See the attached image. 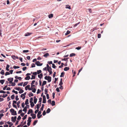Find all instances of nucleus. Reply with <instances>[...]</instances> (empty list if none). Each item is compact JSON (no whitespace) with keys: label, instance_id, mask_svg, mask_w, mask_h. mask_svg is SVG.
Returning a JSON list of instances; mask_svg holds the SVG:
<instances>
[{"label":"nucleus","instance_id":"e2e57ef3","mask_svg":"<svg viewBox=\"0 0 127 127\" xmlns=\"http://www.w3.org/2000/svg\"><path fill=\"white\" fill-rule=\"evenodd\" d=\"M23 51L24 53H27L29 52V51L28 50H24Z\"/></svg>","mask_w":127,"mask_h":127},{"label":"nucleus","instance_id":"58836bf2","mask_svg":"<svg viewBox=\"0 0 127 127\" xmlns=\"http://www.w3.org/2000/svg\"><path fill=\"white\" fill-rule=\"evenodd\" d=\"M64 65V64L63 63H61V65L60 66H59V68H62L63 66V65Z\"/></svg>","mask_w":127,"mask_h":127},{"label":"nucleus","instance_id":"13d9d810","mask_svg":"<svg viewBox=\"0 0 127 127\" xmlns=\"http://www.w3.org/2000/svg\"><path fill=\"white\" fill-rule=\"evenodd\" d=\"M83 68V67H82L81 68L79 69V71H78V73L77 74V75H78L79 74V73L80 72V71H81V70H82V69Z\"/></svg>","mask_w":127,"mask_h":127},{"label":"nucleus","instance_id":"a19ab883","mask_svg":"<svg viewBox=\"0 0 127 127\" xmlns=\"http://www.w3.org/2000/svg\"><path fill=\"white\" fill-rule=\"evenodd\" d=\"M41 72V70H39L37 71V73L38 74H39Z\"/></svg>","mask_w":127,"mask_h":127},{"label":"nucleus","instance_id":"c9c22d12","mask_svg":"<svg viewBox=\"0 0 127 127\" xmlns=\"http://www.w3.org/2000/svg\"><path fill=\"white\" fill-rule=\"evenodd\" d=\"M33 98L32 97H31L30 98V103H32V102H33Z\"/></svg>","mask_w":127,"mask_h":127},{"label":"nucleus","instance_id":"423d86ee","mask_svg":"<svg viewBox=\"0 0 127 127\" xmlns=\"http://www.w3.org/2000/svg\"><path fill=\"white\" fill-rule=\"evenodd\" d=\"M35 63L37 66H41L43 64L42 63H40V62L38 61L36 62Z\"/></svg>","mask_w":127,"mask_h":127},{"label":"nucleus","instance_id":"7ed1b4c3","mask_svg":"<svg viewBox=\"0 0 127 127\" xmlns=\"http://www.w3.org/2000/svg\"><path fill=\"white\" fill-rule=\"evenodd\" d=\"M41 113V111H39L38 113L37 114V117L38 119L40 118L42 116V115H40Z\"/></svg>","mask_w":127,"mask_h":127},{"label":"nucleus","instance_id":"f3484780","mask_svg":"<svg viewBox=\"0 0 127 127\" xmlns=\"http://www.w3.org/2000/svg\"><path fill=\"white\" fill-rule=\"evenodd\" d=\"M65 8H68L69 9H71L70 6H69L68 4L66 5Z\"/></svg>","mask_w":127,"mask_h":127},{"label":"nucleus","instance_id":"09e8293b","mask_svg":"<svg viewBox=\"0 0 127 127\" xmlns=\"http://www.w3.org/2000/svg\"><path fill=\"white\" fill-rule=\"evenodd\" d=\"M14 89L16 90H17L18 91H19L20 90V88H17V87H16L14 88Z\"/></svg>","mask_w":127,"mask_h":127},{"label":"nucleus","instance_id":"e433bc0d","mask_svg":"<svg viewBox=\"0 0 127 127\" xmlns=\"http://www.w3.org/2000/svg\"><path fill=\"white\" fill-rule=\"evenodd\" d=\"M31 103V106L32 107H33L34 105L33 103V102L30 103Z\"/></svg>","mask_w":127,"mask_h":127},{"label":"nucleus","instance_id":"bb28decb","mask_svg":"<svg viewBox=\"0 0 127 127\" xmlns=\"http://www.w3.org/2000/svg\"><path fill=\"white\" fill-rule=\"evenodd\" d=\"M44 104H42V106L41 107V108L40 109V110L41 111H42L43 110V109L44 107Z\"/></svg>","mask_w":127,"mask_h":127},{"label":"nucleus","instance_id":"412c9836","mask_svg":"<svg viewBox=\"0 0 127 127\" xmlns=\"http://www.w3.org/2000/svg\"><path fill=\"white\" fill-rule=\"evenodd\" d=\"M27 107L26 106L24 108L23 110V111H25V113L26 112V111H27Z\"/></svg>","mask_w":127,"mask_h":127},{"label":"nucleus","instance_id":"393cba45","mask_svg":"<svg viewBox=\"0 0 127 127\" xmlns=\"http://www.w3.org/2000/svg\"><path fill=\"white\" fill-rule=\"evenodd\" d=\"M28 83V82H24L23 85V87H25V86L26 85H27Z\"/></svg>","mask_w":127,"mask_h":127},{"label":"nucleus","instance_id":"39448f33","mask_svg":"<svg viewBox=\"0 0 127 127\" xmlns=\"http://www.w3.org/2000/svg\"><path fill=\"white\" fill-rule=\"evenodd\" d=\"M46 98L45 95H44L43 96V101L42 103H46Z\"/></svg>","mask_w":127,"mask_h":127},{"label":"nucleus","instance_id":"ea45409f","mask_svg":"<svg viewBox=\"0 0 127 127\" xmlns=\"http://www.w3.org/2000/svg\"><path fill=\"white\" fill-rule=\"evenodd\" d=\"M20 68L19 67V66H16L15 65H14L13 66V68H14V69H16V68Z\"/></svg>","mask_w":127,"mask_h":127},{"label":"nucleus","instance_id":"5701e85b","mask_svg":"<svg viewBox=\"0 0 127 127\" xmlns=\"http://www.w3.org/2000/svg\"><path fill=\"white\" fill-rule=\"evenodd\" d=\"M29 104V100L28 99H27L25 101V104L26 105H27Z\"/></svg>","mask_w":127,"mask_h":127},{"label":"nucleus","instance_id":"473e14b6","mask_svg":"<svg viewBox=\"0 0 127 127\" xmlns=\"http://www.w3.org/2000/svg\"><path fill=\"white\" fill-rule=\"evenodd\" d=\"M70 32L68 30L67 31L66 33L65 34V35H67L69 34Z\"/></svg>","mask_w":127,"mask_h":127},{"label":"nucleus","instance_id":"f704fd0d","mask_svg":"<svg viewBox=\"0 0 127 127\" xmlns=\"http://www.w3.org/2000/svg\"><path fill=\"white\" fill-rule=\"evenodd\" d=\"M11 120L12 122H15L16 121V120L14 121V117H12L11 118Z\"/></svg>","mask_w":127,"mask_h":127},{"label":"nucleus","instance_id":"4468645a","mask_svg":"<svg viewBox=\"0 0 127 127\" xmlns=\"http://www.w3.org/2000/svg\"><path fill=\"white\" fill-rule=\"evenodd\" d=\"M53 15L52 14H50L49 16L48 17L49 18H51L53 17Z\"/></svg>","mask_w":127,"mask_h":127},{"label":"nucleus","instance_id":"c85d7f7f","mask_svg":"<svg viewBox=\"0 0 127 127\" xmlns=\"http://www.w3.org/2000/svg\"><path fill=\"white\" fill-rule=\"evenodd\" d=\"M4 80H0V83L2 84H3L4 82Z\"/></svg>","mask_w":127,"mask_h":127},{"label":"nucleus","instance_id":"ddd939ff","mask_svg":"<svg viewBox=\"0 0 127 127\" xmlns=\"http://www.w3.org/2000/svg\"><path fill=\"white\" fill-rule=\"evenodd\" d=\"M65 73L64 72H63L61 73V75H60V77H63L64 76Z\"/></svg>","mask_w":127,"mask_h":127},{"label":"nucleus","instance_id":"0e129e2a","mask_svg":"<svg viewBox=\"0 0 127 127\" xmlns=\"http://www.w3.org/2000/svg\"><path fill=\"white\" fill-rule=\"evenodd\" d=\"M4 115L2 113H1L0 115V120L1 119V117Z\"/></svg>","mask_w":127,"mask_h":127},{"label":"nucleus","instance_id":"0eeeda50","mask_svg":"<svg viewBox=\"0 0 127 127\" xmlns=\"http://www.w3.org/2000/svg\"><path fill=\"white\" fill-rule=\"evenodd\" d=\"M31 115L32 116V118L33 119H35L36 117V115L35 114H31Z\"/></svg>","mask_w":127,"mask_h":127},{"label":"nucleus","instance_id":"680f3d73","mask_svg":"<svg viewBox=\"0 0 127 127\" xmlns=\"http://www.w3.org/2000/svg\"><path fill=\"white\" fill-rule=\"evenodd\" d=\"M101 35L100 33H98L97 35V37L98 38H99L101 37Z\"/></svg>","mask_w":127,"mask_h":127},{"label":"nucleus","instance_id":"f8f14e48","mask_svg":"<svg viewBox=\"0 0 127 127\" xmlns=\"http://www.w3.org/2000/svg\"><path fill=\"white\" fill-rule=\"evenodd\" d=\"M49 56V54L48 53H47L43 55V56L44 57H45L47 58V56Z\"/></svg>","mask_w":127,"mask_h":127},{"label":"nucleus","instance_id":"052dcab7","mask_svg":"<svg viewBox=\"0 0 127 127\" xmlns=\"http://www.w3.org/2000/svg\"><path fill=\"white\" fill-rule=\"evenodd\" d=\"M18 95H16L15 99L17 101L19 99V98H18Z\"/></svg>","mask_w":127,"mask_h":127},{"label":"nucleus","instance_id":"2f4dec72","mask_svg":"<svg viewBox=\"0 0 127 127\" xmlns=\"http://www.w3.org/2000/svg\"><path fill=\"white\" fill-rule=\"evenodd\" d=\"M24 92V91L23 90H22V89H21V90H20V91L19 92V94H21L23 92Z\"/></svg>","mask_w":127,"mask_h":127},{"label":"nucleus","instance_id":"a878e982","mask_svg":"<svg viewBox=\"0 0 127 127\" xmlns=\"http://www.w3.org/2000/svg\"><path fill=\"white\" fill-rule=\"evenodd\" d=\"M43 76L42 73H41L39 75H38V77L39 78H41Z\"/></svg>","mask_w":127,"mask_h":127},{"label":"nucleus","instance_id":"338daca9","mask_svg":"<svg viewBox=\"0 0 127 127\" xmlns=\"http://www.w3.org/2000/svg\"><path fill=\"white\" fill-rule=\"evenodd\" d=\"M32 65V66L31 67H35V64H34V63H32V65Z\"/></svg>","mask_w":127,"mask_h":127},{"label":"nucleus","instance_id":"de8ad7c7","mask_svg":"<svg viewBox=\"0 0 127 127\" xmlns=\"http://www.w3.org/2000/svg\"><path fill=\"white\" fill-rule=\"evenodd\" d=\"M0 93L5 94L6 93V92L3 90H1L0 91Z\"/></svg>","mask_w":127,"mask_h":127},{"label":"nucleus","instance_id":"69168bd1","mask_svg":"<svg viewBox=\"0 0 127 127\" xmlns=\"http://www.w3.org/2000/svg\"><path fill=\"white\" fill-rule=\"evenodd\" d=\"M27 69V67H23V68H22V69H23V70L24 71H25L26 69Z\"/></svg>","mask_w":127,"mask_h":127},{"label":"nucleus","instance_id":"c756f323","mask_svg":"<svg viewBox=\"0 0 127 127\" xmlns=\"http://www.w3.org/2000/svg\"><path fill=\"white\" fill-rule=\"evenodd\" d=\"M50 111L51 110L50 108H48L46 111V113H48L50 112Z\"/></svg>","mask_w":127,"mask_h":127},{"label":"nucleus","instance_id":"f257e3e1","mask_svg":"<svg viewBox=\"0 0 127 127\" xmlns=\"http://www.w3.org/2000/svg\"><path fill=\"white\" fill-rule=\"evenodd\" d=\"M30 85H28L26 86L25 87V89L26 90H27V87H28V89L29 90H32L33 88H34V87H35V85H33V84H32V85H31V88H30Z\"/></svg>","mask_w":127,"mask_h":127},{"label":"nucleus","instance_id":"72a5a7b5","mask_svg":"<svg viewBox=\"0 0 127 127\" xmlns=\"http://www.w3.org/2000/svg\"><path fill=\"white\" fill-rule=\"evenodd\" d=\"M51 105L52 106H54L55 105V101L53 100L52 101Z\"/></svg>","mask_w":127,"mask_h":127},{"label":"nucleus","instance_id":"603ef678","mask_svg":"<svg viewBox=\"0 0 127 127\" xmlns=\"http://www.w3.org/2000/svg\"><path fill=\"white\" fill-rule=\"evenodd\" d=\"M32 77L31 78V79H35V76H33V75H32Z\"/></svg>","mask_w":127,"mask_h":127},{"label":"nucleus","instance_id":"49530a36","mask_svg":"<svg viewBox=\"0 0 127 127\" xmlns=\"http://www.w3.org/2000/svg\"><path fill=\"white\" fill-rule=\"evenodd\" d=\"M42 100V98L41 97H40L39 99V103H41Z\"/></svg>","mask_w":127,"mask_h":127},{"label":"nucleus","instance_id":"20e7f679","mask_svg":"<svg viewBox=\"0 0 127 127\" xmlns=\"http://www.w3.org/2000/svg\"><path fill=\"white\" fill-rule=\"evenodd\" d=\"M7 80L9 81V83L10 84H12V82L13 81V78L10 77L8 78Z\"/></svg>","mask_w":127,"mask_h":127},{"label":"nucleus","instance_id":"6e6552de","mask_svg":"<svg viewBox=\"0 0 127 127\" xmlns=\"http://www.w3.org/2000/svg\"><path fill=\"white\" fill-rule=\"evenodd\" d=\"M41 105V103H40L39 104H38L36 105V108L38 109L40 107Z\"/></svg>","mask_w":127,"mask_h":127},{"label":"nucleus","instance_id":"4c0bfd02","mask_svg":"<svg viewBox=\"0 0 127 127\" xmlns=\"http://www.w3.org/2000/svg\"><path fill=\"white\" fill-rule=\"evenodd\" d=\"M11 97L12 99H13L15 97L14 95H12L11 96Z\"/></svg>","mask_w":127,"mask_h":127},{"label":"nucleus","instance_id":"4d7b16f0","mask_svg":"<svg viewBox=\"0 0 127 127\" xmlns=\"http://www.w3.org/2000/svg\"><path fill=\"white\" fill-rule=\"evenodd\" d=\"M8 95L7 94L3 95V96H2L3 98H5Z\"/></svg>","mask_w":127,"mask_h":127},{"label":"nucleus","instance_id":"7c9ffc66","mask_svg":"<svg viewBox=\"0 0 127 127\" xmlns=\"http://www.w3.org/2000/svg\"><path fill=\"white\" fill-rule=\"evenodd\" d=\"M0 74H1L2 75H3L4 74V71L3 70H2L0 72Z\"/></svg>","mask_w":127,"mask_h":127},{"label":"nucleus","instance_id":"a211bd4d","mask_svg":"<svg viewBox=\"0 0 127 127\" xmlns=\"http://www.w3.org/2000/svg\"><path fill=\"white\" fill-rule=\"evenodd\" d=\"M76 55V54L74 53H72L69 56L70 57H72L74 56H75Z\"/></svg>","mask_w":127,"mask_h":127},{"label":"nucleus","instance_id":"8fccbe9b","mask_svg":"<svg viewBox=\"0 0 127 127\" xmlns=\"http://www.w3.org/2000/svg\"><path fill=\"white\" fill-rule=\"evenodd\" d=\"M81 48V46H78V47H77L76 48V49L77 50H79Z\"/></svg>","mask_w":127,"mask_h":127},{"label":"nucleus","instance_id":"cd10ccee","mask_svg":"<svg viewBox=\"0 0 127 127\" xmlns=\"http://www.w3.org/2000/svg\"><path fill=\"white\" fill-rule=\"evenodd\" d=\"M33 94L31 92H30L29 96V97L33 96Z\"/></svg>","mask_w":127,"mask_h":127},{"label":"nucleus","instance_id":"6ab92c4d","mask_svg":"<svg viewBox=\"0 0 127 127\" xmlns=\"http://www.w3.org/2000/svg\"><path fill=\"white\" fill-rule=\"evenodd\" d=\"M9 66H9V65L8 64H7V66H6V70L7 71H8L9 70V69H8V68L9 67Z\"/></svg>","mask_w":127,"mask_h":127},{"label":"nucleus","instance_id":"2eb2a0df","mask_svg":"<svg viewBox=\"0 0 127 127\" xmlns=\"http://www.w3.org/2000/svg\"><path fill=\"white\" fill-rule=\"evenodd\" d=\"M69 67H65L64 68V71H66L69 70Z\"/></svg>","mask_w":127,"mask_h":127},{"label":"nucleus","instance_id":"3c124183","mask_svg":"<svg viewBox=\"0 0 127 127\" xmlns=\"http://www.w3.org/2000/svg\"><path fill=\"white\" fill-rule=\"evenodd\" d=\"M12 92H13L15 93L16 94H18V92L16 91H15L14 90H13Z\"/></svg>","mask_w":127,"mask_h":127},{"label":"nucleus","instance_id":"f03ea898","mask_svg":"<svg viewBox=\"0 0 127 127\" xmlns=\"http://www.w3.org/2000/svg\"><path fill=\"white\" fill-rule=\"evenodd\" d=\"M10 111L12 115H16L17 114L16 111H15L14 109H10Z\"/></svg>","mask_w":127,"mask_h":127},{"label":"nucleus","instance_id":"a18cd8bd","mask_svg":"<svg viewBox=\"0 0 127 127\" xmlns=\"http://www.w3.org/2000/svg\"><path fill=\"white\" fill-rule=\"evenodd\" d=\"M20 103V101H19L18 102H17V105L18 106V108L19 107V104Z\"/></svg>","mask_w":127,"mask_h":127},{"label":"nucleus","instance_id":"bf43d9fd","mask_svg":"<svg viewBox=\"0 0 127 127\" xmlns=\"http://www.w3.org/2000/svg\"><path fill=\"white\" fill-rule=\"evenodd\" d=\"M37 99H34V102L35 104H36L37 102Z\"/></svg>","mask_w":127,"mask_h":127},{"label":"nucleus","instance_id":"4be33fe9","mask_svg":"<svg viewBox=\"0 0 127 127\" xmlns=\"http://www.w3.org/2000/svg\"><path fill=\"white\" fill-rule=\"evenodd\" d=\"M7 123L9 125H10V126H12L13 125V124L11 122H10L9 121H8Z\"/></svg>","mask_w":127,"mask_h":127},{"label":"nucleus","instance_id":"864d4df0","mask_svg":"<svg viewBox=\"0 0 127 127\" xmlns=\"http://www.w3.org/2000/svg\"><path fill=\"white\" fill-rule=\"evenodd\" d=\"M32 90V91L34 93H35V92L36 91V89L35 88L33 89Z\"/></svg>","mask_w":127,"mask_h":127},{"label":"nucleus","instance_id":"79ce46f5","mask_svg":"<svg viewBox=\"0 0 127 127\" xmlns=\"http://www.w3.org/2000/svg\"><path fill=\"white\" fill-rule=\"evenodd\" d=\"M37 122V120H35L34 121L33 123V125L34 126L36 124Z\"/></svg>","mask_w":127,"mask_h":127},{"label":"nucleus","instance_id":"774afa93","mask_svg":"<svg viewBox=\"0 0 127 127\" xmlns=\"http://www.w3.org/2000/svg\"><path fill=\"white\" fill-rule=\"evenodd\" d=\"M23 82H21V83H19L18 84V86H22V85H23Z\"/></svg>","mask_w":127,"mask_h":127},{"label":"nucleus","instance_id":"1a4fd4ad","mask_svg":"<svg viewBox=\"0 0 127 127\" xmlns=\"http://www.w3.org/2000/svg\"><path fill=\"white\" fill-rule=\"evenodd\" d=\"M51 77L49 76H48V78L47 80H48V82H50L51 81Z\"/></svg>","mask_w":127,"mask_h":127},{"label":"nucleus","instance_id":"37998d69","mask_svg":"<svg viewBox=\"0 0 127 127\" xmlns=\"http://www.w3.org/2000/svg\"><path fill=\"white\" fill-rule=\"evenodd\" d=\"M44 91H45V94H47V92H48L47 89L45 88V89Z\"/></svg>","mask_w":127,"mask_h":127},{"label":"nucleus","instance_id":"c03bdc74","mask_svg":"<svg viewBox=\"0 0 127 127\" xmlns=\"http://www.w3.org/2000/svg\"><path fill=\"white\" fill-rule=\"evenodd\" d=\"M27 115H25L24 116V117L23 118H22V119L23 120H24L25 119L27 118Z\"/></svg>","mask_w":127,"mask_h":127},{"label":"nucleus","instance_id":"aec40b11","mask_svg":"<svg viewBox=\"0 0 127 127\" xmlns=\"http://www.w3.org/2000/svg\"><path fill=\"white\" fill-rule=\"evenodd\" d=\"M30 79V76H28L26 77L25 78V79L26 80H29Z\"/></svg>","mask_w":127,"mask_h":127},{"label":"nucleus","instance_id":"5fc2aeb1","mask_svg":"<svg viewBox=\"0 0 127 127\" xmlns=\"http://www.w3.org/2000/svg\"><path fill=\"white\" fill-rule=\"evenodd\" d=\"M52 67L54 68H55L56 66L55 65V64H52Z\"/></svg>","mask_w":127,"mask_h":127},{"label":"nucleus","instance_id":"9d476101","mask_svg":"<svg viewBox=\"0 0 127 127\" xmlns=\"http://www.w3.org/2000/svg\"><path fill=\"white\" fill-rule=\"evenodd\" d=\"M32 34L31 33L27 32L25 34V36H28L31 35Z\"/></svg>","mask_w":127,"mask_h":127},{"label":"nucleus","instance_id":"9b49d317","mask_svg":"<svg viewBox=\"0 0 127 127\" xmlns=\"http://www.w3.org/2000/svg\"><path fill=\"white\" fill-rule=\"evenodd\" d=\"M33 112L32 110V109H29L27 113L28 114H29L30 113H32Z\"/></svg>","mask_w":127,"mask_h":127},{"label":"nucleus","instance_id":"b1692460","mask_svg":"<svg viewBox=\"0 0 127 127\" xmlns=\"http://www.w3.org/2000/svg\"><path fill=\"white\" fill-rule=\"evenodd\" d=\"M46 81H43L42 84V86H43L44 85H46Z\"/></svg>","mask_w":127,"mask_h":127},{"label":"nucleus","instance_id":"6e6d98bb","mask_svg":"<svg viewBox=\"0 0 127 127\" xmlns=\"http://www.w3.org/2000/svg\"><path fill=\"white\" fill-rule=\"evenodd\" d=\"M10 74L9 72H6L5 74V76H7V75H9Z\"/></svg>","mask_w":127,"mask_h":127},{"label":"nucleus","instance_id":"dca6fc26","mask_svg":"<svg viewBox=\"0 0 127 127\" xmlns=\"http://www.w3.org/2000/svg\"><path fill=\"white\" fill-rule=\"evenodd\" d=\"M31 119H32L31 118V117H29L28 118V120H27L28 122L31 123Z\"/></svg>","mask_w":127,"mask_h":127}]
</instances>
